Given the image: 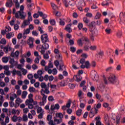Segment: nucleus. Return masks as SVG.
I'll return each mask as SVG.
<instances>
[{"label": "nucleus", "mask_w": 125, "mask_h": 125, "mask_svg": "<svg viewBox=\"0 0 125 125\" xmlns=\"http://www.w3.org/2000/svg\"><path fill=\"white\" fill-rule=\"evenodd\" d=\"M2 61L3 63H7L8 62V58L4 57L2 58Z\"/></svg>", "instance_id": "cd10ccee"}, {"label": "nucleus", "mask_w": 125, "mask_h": 125, "mask_svg": "<svg viewBox=\"0 0 125 125\" xmlns=\"http://www.w3.org/2000/svg\"><path fill=\"white\" fill-rule=\"evenodd\" d=\"M95 97L96 99H97L98 100H100L101 99V95H100V94L98 93L96 94Z\"/></svg>", "instance_id": "a19ab883"}, {"label": "nucleus", "mask_w": 125, "mask_h": 125, "mask_svg": "<svg viewBox=\"0 0 125 125\" xmlns=\"http://www.w3.org/2000/svg\"><path fill=\"white\" fill-rule=\"evenodd\" d=\"M100 119V117H97L95 118V120L97 121L96 122V125H101V122H100V121L99 120H99Z\"/></svg>", "instance_id": "b1692460"}, {"label": "nucleus", "mask_w": 125, "mask_h": 125, "mask_svg": "<svg viewBox=\"0 0 125 125\" xmlns=\"http://www.w3.org/2000/svg\"><path fill=\"white\" fill-rule=\"evenodd\" d=\"M44 80L45 81V82H47L48 81L49 76L48 75H45L43 77Z\"/></svg>", "instance_id": "338daca9"}, {"label": "nucleus", "mask_w": 125, "mask_h": 125, "mask_svg": "<svg viewBox=\"0 0 125 125\" xmlns=\"http://www.w3.org/2000/svg\"><path fill=\"white\" fill-rule=\"evenodd\" d=\"M28 94V92L27 91H24L22 92V94L21 95V98L23 99H25L26 98V96H27V95Z\"/></svg>", "instance_id": "5701e85b"}, {"label": "nucleus", "mask_w": 125, "mask_h": 125, "mask_svg": "<svg viewBox=\"0 0 125 125\" xmlns=\"http://www.w3.org/2000/svg\"><path fill=\"white\" fill-rule=\"evenodd\" d=\"M121 121V117L120 116H118L116 117V124L119 125L120 124V121Z\"/></svg>", "instance_id": "4c0bfd02"}, {"label": "nucleus", "mask_w": 125, "mask_h": 125, "mask_svg": "<svg viewBox=\"0 0 125 125\" xmlns=\"http://www.w3.org/2000/svg\"><path fill=\"white\" fill-rule=\"evenodd\" d=\"M28 90L30 92H35L36 91V88H34V87H29Z\"/></svg>", "instance_id": "473e14b6"}, {"label": "nucleus", "mask_w": 125, "mask_h": 125, "mask_svg": "<svg viewBox=\"0 0 125 125\" xmlns=\"http://www.w3.org/2000/svg\"><path fill=\"white\" fill-rule=\"evenodd\" d=\"M54 121L57 125H59V124H61V123H62V119H57L55 117H54Z\"/></svg>", "instance_id": "aec40b11"}, {"label": "nucleus", "mask_w": 125, "mask_h": 125, "mask_svg": "<svg viewBox=\"0 0 125 125\" xmlns=\"http://www.w3.org/2000/svg\"><path fill=\"white\" fill-rule=\"evenodd\" d=\"M105 32L106 34H107L108 35H109V34H111V32H112V30L110 29H106Z\"/></svg>", "instance_id": "0e129e2a"}, {"label": "nucleus", "mask_w": 125, "mask_h": 125, "mask_svg": "<svg viewBox=\"0 0 125 125\" xmlns=\"http://www.w3.org/2000/svg\"><path fill=\"white\" fill-rule=\"evenodd\" d=\"M28 25H30V21L28 20L24 21L23 23H22L21 25V28H24L26 26H28Z\"/></svg>", "instance_id": "9b49d317"}, {"label": "nucleus", "mask_w": 125, "mask_h": 125, "mask_svg": "<svg viewBox=\"0 0 125 125\" xmlns=\"http://www.w3.org/2000/svg\"><path fill=\"white\" fill-rule=\"evenodd\" d=\"M22 100L19 98H18L16 100V103L18 104V106H19L20 105V103H22Z\"/></svg>", "instance_id": "412c9836"}, {"label": "nucleus", "mask_w": 125, "mask_h": 125, "mask_svg": "<svg viewBox=\"0 0 125 125\" xmlns=\"http://www.w3.org/2000/svg\"><path fill=\"white\" fill-rule=\"evenodd\" d=\"M4 74L5 75H6V76H10V75H11L10 71H9L8 70H5L4 71Z\"/></svg>", "instance_id": "ea45409f"}, {"label": "nucleus", "mask_w": 125, "mask_h": 125, "mask_svg": "<svg viewBox=\"0 0 125 125\" xmlns=\"http://www.w3.org/2000/svg\"><path fill=\"white\" fill-rule=\"evenodd\" d=\"M69 42L70 43V45H74V44H75L74 39L73 40H70L69 41Z\"/></svg>", "instance_id": "052dcab7"}, {"label": "nucleus", "mask_w": 125, "mask_h": 125, "mask_svg": "<svg viewBox=\"0 0 125 125\" xmlns=\"http://www.w3.org/2000/svg\"><path fill=\"white\" fill-rule=\"evenodd\" d=\"M27 78L29 80H32V79H33L34 76H33V74H30L27 75Z\"/></svg>", "instance_id": "bf43d9fd"}, {"label": "nucleus", "mask_w": 125, "mask_h": 125, "mask_svg": "<svg viewBox=\"0 0 125 125\" xmlns=\"http://www.w3.org/2000/svg\"><path fill=\"white\" fill-rule=\"evenodd\" d=\"M40 85L42 89H43V88L45 89V88L48 87L47 86H46V84H45L44 83H42Z\"/></svg>", "instance_id": "bb28decb"}, {"label": "nucleus", "mask_w": 125, "mask_h": 125, "mask_svg": "<svg viewBox=\"0 0 125 125\" xmlns=\"http://www.w3.org/2000/svg\"><path fill=\"white\" fill-rule=\"evenodd\" d=\"M21 71L22 72V75L24 76H26L27 73L28 72V71L24 68H22Z\"/></svg>", "instance_id": "c9c22d12"}, {"label": "nucleus", "mask_w": 125, "mask_h": 125, "mask_svg": "<svg viewBox=\"0 0 125 125\" xmlns=\"http://www.w3.org/2000/svg\"><path fill=\"white\" fill-rule=\"evenodd\" d=\"M17 116L14 115L12 118V121L14 122V123H16L17 122Z\"/></svg>", "instance_id": "3c124183"}, {"label": "nucleus", "mask_w": 125, "mask_h": 125, "mask_svg": "<svg viewBox=\"0 0 125 125\" xmlns=\"http://www.w3.org/2000/svg\"><path fill=\"white\" fill-rule=\"evenodd\" d=\"M14 36V34L13 32L8 33L6 35V37L9 40V39H11V38H13V37Z\"/></svg>", "instance_id": "f3484780"}, {"label": "nucleus", "mask_w": 125, "mask_h": 125, "mask_svg": "<svg viewBox=\"0 0 125 125\" xmlns=\"http://www.w3.org/2000/svg\"><path fill=\"white\" fill-rule=\"evenodd\" d=\"M120 115L125 116V107H122L120 110Z\"/></svg>", "instance_id": "a878e982"}, {"label": "nucleus", "mask_w": 125, "mask_h": 125, "mask_svg": "<svg viewBox=\"0 0 125 125\" xmlns=\"http://www.w3.org/2000/svg\"><path fill=\"white\" fill-rule=\"evenodd\" d=\"M43 112L42 111L38 115V119H42L43 118Z\"/></svg>", "instance_id": "09e8293b"}, {"label": "nucleus", "mask_w": 125, "mask_h": 125, "mask_svg": "<svg viewBox=\"0 0 125 125\" xmlns=\"http://www.w3.org/2000/svg\"><path fill=\"white\" fill-rule=\"evenodd\" d=\"M14 2L15 3L16 8H19L20 6V4L18 2V0H14Z\"/></svg>", "instance_id": "393cba45"}, {"label": "nucleus", "mask_w": 125, "mask_h": 125, "mask_svg": "<svg viewBox=\"0 0 125 125\" xmlns=\"http://www.w3.org/2000/svg\"><path fill=\"white\" fill-rule=\"evenodd\" d=\"M51 5L53 9H54V10H55V9H56V8H57V6L54 3H51Z\"/></svg>", "instance_id": "a18cd8bd"}, {"label": "nucleus", "mask_w": 125, "mask_h": 125, "mask_svg": "<svg viewBox=\"0 0 125 125\" xmlns=\"http://www.w3.org/2000/svg\"><path fill=\"white\" fill-rule=\"evenodd\" d=\"M33 5H34V3L27 4V8L30 11H32V10H33V9L32 8V6H33Z\"/></svg>", "instance_id": "c85d7f7f"}, {"label": "nucleus", "mask_w": 125, "mask_h": 125, "mask_svg": "<svg viewBox=\"0 0 125 125\" xmlns=\"http://www.w3.org/2000/svg\"><path fill=\"white\" fill-rule=\"evenodd\" d=\"M91 78L94 80V81H97L98 79V75H97V73H96V72H94L92 74Z\"/></svg>", "instance_id": "4468645a"}, {"label": "nucleus", "mask_w": 125, "mask_h": 125, "mask_svg": "<svg viewBox=\"0 0 125 125\" xmlns=\"http://www.w3.org/2000/svg\"><path fill=\"white\" fill-rule=\"evenodd\" d=\"M9 63L11 64L10 68H13L14 66H16L18 64L17 62L14 61V59H10L9 61Z\"/></svg>", "instance_id": "0eeeda50"}, {"label": "nucleus", "mask_w": 125, "mask_h": 125, "mask_svg": "<svg viewBox=\"0 0 125 125\" xmlns=\"http://www.w3.org/2000/svg\"><path fill=\"white\" fill-rule=\"evenodd\" d=\"M83 21L84 22H85L86 24H88V22H89V20L87 19V18H83Z\"/></svg>", "instance_id": "79ce46f5"}, {"label": "nucleus", "mask_w": 125, "mask_h": 125, "mask_svg": "<svg viewBox=\"0 0 125 125\" xmlns=\"http://www.w3.org/2000/svg\"><path fill=\"white\" fill-rule=\"evenodd\" d=\"M38 31H39V32H40V34H43L44 33V31H43V30H42V27H41V26L38 27Z\"/></svg>", "instance_id": "4d7b16f0"}, {"label": "nucleus", "mask_w": 125, "mask_h": 125, "mask_svg": "<svg viewBox=\"0 0 125 125\" xmlns=\"http://www.w3.org/2000/svg\"><path fill=\"white\" fill-rule=\"evenodd\" d=\"M89 48L90 50L94 51V50H96L97 48V46L95 45H93V46H90Z\"/></svg>", "instance_id": "e433bc0d"}, {"label": "nucleus", "mask_w": 125, "mask_h": 125, "mask_svg": "<svg viewBox=\"0 0 125 125\" xmlns=\"http://www.w3.org/2000/svg\"><path fill=\"white\" fill-rule=\"evenodd\" d=\"M24 5H22L20 7V10L18 11L16 15H15V18H17V19H25L26 16L24 15Z\"/></svg>", "instance_id": "f03ea898"}, {"label": "nucleus", "mask_w": 125, "mask_h": 125, "mask_svg": "<svg viewBox=\"0 0 125 125\" xmlns=\"http://www.w3.org/2000/svg\"><path fill=\"white\" fill-rule=\"evenodd\" d=\"M3 50L4 52H5V53H7L8 51H11L12 48L11 47H9V46H6L4 47Z\"/></svg>", "instance_id": "f8f14e48"}, {"label": "nucleus", "mask_w": 125, "mask_h": 125, "mask_svg": "<svg viewBox=\"0 0 125 125\" xmlns=\"http://www.w3.org/2000/svg\"><path fill=\"white\" fill-rule=\"evenodd\" d=\"M41 95H42V102H41L39 104L40 106L44 105V103H46V98H47V96L45 95L44 93H42Z\"/></svg>", "instance_id": "423d86ee"}, {"label": "nucleus", "mask_w": 125, "mask_h": 125, "mask_svg": "<svg viewBox=\"0 0 125 125\" xmlns=\"http://www.w3.org/2000/svg\"><path fill=\"white\" fill-rule=\"evenodd\" d=\"M98 109L96 107L92 108L90 111V113L89 114V117L90 118H93L96 114H97V111Z\"/></svg>", "instance_id": "20e7f679"}, {"label": "nucleus", "mask_w": 125, "mask_h": 125, "mask_svg": "<svg viewBox=\"0 0 125 125\" xmlns=\"http://www.w3.org/2000/svg\"><path fill=\"white\" fill-rule=\"evenodd\" d=\"M50 24L52 25V26H54L55 25L56 22H55V20H50Z\"/></svg>", "instance_id": "58836bf2"}, {"label": "nucleus", "mask_w": 125, "mask_h": 125, "mask_svg": "<svg viewBox=\"0 0 125 125\" xmlns=\"http://www.w3.org/2000/svg\"><path fill=\"white\" fill-rule=\"evenodd\" d=\"M85 67H86V69H88L89 67H90V63H89V62L86 61L84 63Z\"/></svg>", "instance_id": "c756f323"}, {"label": "nucleus", "mask_w": 125, "mask_h": 125, "mask_svg": "<svg viewBox=\"0 0 125 125\" xmlns=\"http://www.w3.org/2000/svg\"><path fill=\"white\" fill-rule=\"evenodd\" d=\"M42 112H44L42 108L41 107H38L37 108V113L40 114V113H42Z\"/></svg>", "instance_id": "7c9ffc66"}, {"label": "nucleus", "mask_w": 125, "mask_h": 125, "mask_svg": "<svg viewBox=\"0 0 125 125\" xmlns=\"http://www.w3.org/2000/svg\"><path fill=\"white\" fill-rule=\"evenodd\" d=\"M54 65L56 66V67H58V66H59V61H58V60L55 61Z\"/></svg>", "instance_id": "13d9d810"}, {"label": "nucleus", "mask_w": 125, "mask_h": 125, "mask_svg": "<svg viewBox=\"0 0 125 125\" xmlns=\"http://www.w3.org/2000/svg\"><path fill=\"white\" fill-rule=\"evenodd\" d=\"M22 121L23 122H27L28 121V117L27 115H23L22 116Z\"/></svg>", "instance_id": "2f4dec72"}, {"label": "nucleus", "mask_w": 125, "mask_h": 125, "mask_svg": "<svg viewBox=\"0 0 125 125\" xmlns=\"http://www.w3.org/2000/svg\"><path fill=\"white\" fill-rule=\"evenodd\" d=\"M60 25L61 26H65V22L64 21H62L61 19H60Z\"/></svg>", "instance_id": "49530a36"}, {"label": "nucleus", "mask_w": 125, "mask_h": 125, "mask_svg": "<svg viewBox=\"0 0 125 125\" xmlns=\"http://www.w3.org/2000/svg\"><path fill=\"white\" fill-rule=\"evenodd\" d=\"M44 59H48L49 58V56H48V54H43Z\"/></svg>", "instance_id": "8fccbe9b"}, {"label": "nucleus", "mask_w": 125, "mask_h": 125, "mask_svg": "<svg viewBox=\"0 0 125 125\" xmlns=\"http://www.w3.org/2000/svg\"><path fill=\"white\" fill-rule=\"evenodd\" d=\"M89 46L86 45L84 46V50H85V51H88V50H89Z\"/></svg>", "instance_id": "c03bdc74"}, {"label": "nucleus", "mask_w": 125, "mask_h": 125, "mask_svg": "<svg viewBox=\"0 0 125 125\" xmlns=\"http://www.w3.org/2000/svg\"><path fill=\"white\" fill-rule=\"evenodd\" d=\"M32 35L33 36H35V37H38V36H39V33H38L36 31H33Z\"/></svg>", "instance_id": "5fc2aeb1"}, {"label": "nucleus", "mask_w": 125, "mask_h": 125, "mask_svg": "<svg viewBox=\"0 0 125 125\" xmlns=\"http://www.w3.org/2000/svg\"><path fill=\"white\" fill-rule=\"evenodd\" d=\"M82 112H83V110L81 109H79L77 111H76V115L78 117H81L82 115Z\"/></svg>", "instance_id": "4be33fe9"}, {"label": "nucleus", "mask_w": 125, "mask_h": 125, "mask_svg": "<svg viewBox=\"0 0 125 125\" xmlns=\"http://www.w3.org/2000/svg\"><path fill=\"white\" fill-rule=\"evenodd\" d=\"M78 27L79 30L83 29V23H79L78 24Z\"/></svg>", "instance_id": "de8ad7c7"}, {"label": "nucleus", "mask_w": 125, "mask_h": 125, "mask_svg": "<svg viewBox=\"0 0 125 125\" xmlns=\"http://www.w3.org/2000/svg\"><path fill=\"white\" fill-rule=\"evenodd\" d=\"M32 68L33 70H37V69H38V66L36 65V64H34L32 66Z\"/></svg>", "instance_id": "774afa93"}, {"label": "nucleus", "mask_w": 125, "mask_h": 125, "mask_svg": "<svg viewBox=\"0 0 125 125\" xmlns=\"http://www.w3.org/2000/svg\"><path fill=\"white\" fill-rule=\"evenodd\" d=\"M73 79L74 80H75V81H76V82H81V81H82V76L79 74V75H75L73 77Z\"/></svg>", "instance_id": "6e6552de"}, {"label": "nucleus", "mask_w": 125, "mask_h": 125, "mask_svg": "<svg viewBox=\"0 0 125 125\" xmlns=\"http://www.w3.org/2000/svg\"><path fill=\"white\" fill-rule=\"evenodd\" d=\"M1 44H6V41L4 39H2L0 41Z\"/></svg>", "instance_id": "37998d69"}, {"label": "nucleus", "mask_w": 125, "mask_h": 125, "mask_svg": "<svg viewBox=\"0 0 125 125\" xmlns=\"http://www.w3.org/2000/svg\"><path fill=\"white\" fill-rule=\"evenodd\" d=\"M79 6H85V2L84 0H80L78 3Z\"/></svg>", "instance_id": "6ab92c4d"}, {"label": "nucleus", "mask_w": 125, "mask_h": 125, "mask_svg": "<svg viewBox=\"0 0 125 125\" xmlns=\"http://www.w3.org/2000/svg\"><path fill=\"white\" fill-rule=\"evenodd\" d=\"M83 42H89L88 38L87 37H83L82 39H79L77 41V43L79 46H83V42Z\"/></svg>", "instance_id": "39448f33"}, {"label": "nucleus", "mask_w": 125, "mask_h": 125, "mask_svg": "<svg viewBox=\"0 0 125 125\" xmlns=\"http://www.w3.org/2000/svg\"><path fill=\"white\" fill-rule=\"evenodd\" d=\"M45 93L46 94H49L50 91L48 90V87L45 88V90L42 89L41 90V93Z\"/></svg>", "instance_id": "ddd939ff"}, {"label": "nucleus", "mask_w": 125, "mask_h": 125, "mask_svg": "<svg viewBox=\"0 0 125 125\" xmlns=\"http://www.w3.org/2000/svg\"><path fill=\"white\" fill-rule=\"evenodd\" d=\"M71 26H72V24H67L65 28V30L68 32L69 33H71L72 29H71Z\"/></svg>", "instance_id": "9d476101"}, {"label": "nucleus", "mask_w": 125, "mask_h": 125, "mask_svg": "<svg viewBox=\"0 0 125 125\" xmlns=\"http://www.w3.org/2000/svg\"><path fill=\"white\" fill-rule=\"evenodd\" d=\"M7 1L6 2L5 6L6 7H11L12 6V4H13V2H12V0H7Z\"/></svg>", "instance_id": "1a4fd4ad"}, {"label": "nucleus", "mask_w": 125, "mask_h": 125, "mask_svg": "<svg viewBox=\"0 0 125 125\" xmlns=\"http://www.w3.org/2000/svg\"><path fill=\"white\" fill-rule=\"evenodd\" d=\"M34 102V99H29L26 100L25 101V105L28 106L29 104L33 103Z\"/></svg>", "instance_id": "2eb2a0df"}, {"label": "nucleus", "mask_w": 125, "mask_h": 125, "mask_svg": "<svg viewBox=\"0 0 125 125\" xmlns=\"http://www.w3.org/2000/svg\"><path fill=\"white\" fill-rule=\"evenodd\" d=\"M71 103H72V101H71V100H69L68 103L66 104V105H65V107H66V108H70V107H71Z\"/></svg>", "instance_id": "f704fd0d"}, {"label": "nucleus", "mask_w": 125, "mask_h": 125, "mask_svg": "<svg viewBox=\"0 0 125 125\" xmlns=\"http://www.w3.org/2000/svg\"><path fill=\"white\" fill-rule=\"evenodd\" d=\"M9 105H10V107H11V108H12L13 107H14V103L12 101L9 102Z\"/></svg>", "instance_id": "69168bd1"}, {"label": "nucleus", "mask_w": 125, "mask_h": 125, "mask_svg": "<svg viewBox=\"0 0 125 125\" xmlns=\"http://www.w3.org/2000/svg\"><path fill=\"white\" fill-rule=\"evenodd\" d=\"M41 41L43 43L42 46L39 48V51H40L41 54H43L45 52V50H47L49 48V45L46 42H49V40H48V35L47 34H44L41 37Z\"/></svg>", "instance_id": "f257e3e1"}, {"label": "nucleus", "mask_w": 125, "mask_h": 125, "mask_svg": "<svg viewBox=\"0 0 125 125\" xmlns=\"http://www.w3.org/2000/svg\"><path fill=\"white\" fill-rule=\"evenodd\" d=\"M63 69H65V65H64V62H60L59 70L63 71Z\"/></svg>", "instance_id": "a211bd4d"}, {"label": "nucleus", "mask_w": 125, "mask_h": 125, "mask_svg": "<svg viewBox=\"0 0 125 125\" xmlns=\"http://www.w3.org/2000/svg\"><path fill=\"white\" fill-rule=\"evenodd\" d=\"M108 80L109 82L113 84H119V83H120V81H119L118 78H116V76L114 74L110 75L108 77Z\"/></svg>", "instance_id": "7ed1b4c3"}, {"label": "nucleus", "mask_w": 125, "mask_h": 125, "mask_svg": "<svg viewBox=\"0 0 125 125\" xmlns=\"http://www.w3.org/2000/svg\"><path fill=\"white\" fill-rule=\"evenodd\" d=\"M48 101L52 102L53 100H54V99L53 98V97L52 96H50L48 98Z\"/></svg>", "instance_id": "6e6d98bb"}, {"label": "nucleus", "mask_w": 125, "mask_h": 125, "mask_svg": "<svg viewBox=\"0 0 125 125\" xmlns=\"http://www.w3.org/2000/svg\"><path fill=\"white\" fill-rule=\"evenodd\" d=\"M52 119V116L51 115H48L47 116V120L48 121H51V119Z\"/></svg>", "instance_id": "e2e57ef3"}, {"label": "nucleus", "mask_w": 125, "mask_h": 125, "mask_svg": "<svg viewBox=\"0 0 125 125\" xmlns=\"http://www.w3.org/2000/svg\"><path fill=\"white\" fill-rule=\"evenodd\" d=\"M69 86L71 89H74L76 86L75 85V84H69Z\"/></svg>", "instance_id": "680f3d73"}, {"label": "nucleus", "mask_w": 125, "mask_h": 125, "mask_svg": "<svg viewBox=\"0 0 125 125\" xmlns=\"http://www.w3.org/2000/svg\"><path fill=\"white\" fill-rule=\"evenodd\" d=\"M58 60H59L60 62H63V60H62V55L61 54H59Z\"/></svg>", "instance_id": "603ef678"}, {"label": "nucleus", "mask_w": 125, "mask_h": 125, "mask_svg": "<svg viewBox=\"0 0 125 125\" xmlns=\"http://www.w3.org/2000/svg\"><path fill=\"white\" fill-rule=\"evenodd\" d=\"M101 17V14L100 13H97L96 15L95 16V19H99Z\"/></svg>", "instance_id": "72a5a7b5"}, {"label": "nucleus", "mask_w": 125, "mask_h": 125, "mask_svg": "<svg viewBox=\"0 0 125 125\" xmlns=\"http://www.w3.org/2000/svg\"><path fill=\"white\" fill-rule=\"evenodd\" d=\"M30 32H31V31L30 30V29L29 28L26 29V30L23 33V35H25V34H26V35H28V34H30Z\"/></svg>", "instance_id": "864d4df0"}, {"label": "nucleus", "mask_w": 125, "mask_h": 125, "mask_svg": "<svg viewBox=\"0 0 125 125\" xmlns=\"http://www.w3.org/2000/svg\"><path fill=\"white\" fill-rule=\"evenodd\" d=\"M103 55H104V52H103V51H100L98 52V53L96 54V56H97L98 58H100V57H102Z\"/></svg>", "instance_id": "dca6fc26"}]
</instances>
